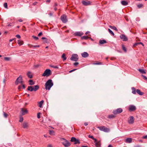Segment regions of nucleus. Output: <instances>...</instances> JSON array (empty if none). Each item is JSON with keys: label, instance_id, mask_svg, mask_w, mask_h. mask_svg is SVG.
Wrapping results in <instances>:
<instances>
[{"label": "nucleus", "instance_id": "1", "mask_svg": "<svg viewBox=\"0 0 147 147\" xmlns=\"http://www.w3.org/2000/svg\"><path fill=\"white\" fill-rule=\"evenodd\" d=\"M53 85V83L52 82V80L49 79L45 84V88L47 90H49Z\"/></svg>", "mask_w": 147, "mask_h": 147}, {"label": "nucleus", "instance_id": "2", "mask_svg": "<svg viewBox=\"0 0 147 147\" xmlns=\"http://www.w3.org/2000/svg\"><path fill=\"white\" fill-rule=\"evenodd\" d=\"M39 88V86L38 85H37L33 86H28L27 89L28 91H30V92L32 91L35 92L38 90Z\"/></svg>", "mask_w": 147, "mask_h": 147}, {"label": "nucleus", "instance_id": "3", "mask_svg": "<svg viewBox=\"0 0 147 147\" xmlns=\"http://www.w3.org/2000/svg\"><path fill=\"white\" fill-rule=\"evenodd\" d=\"M60 140L61 141H63L62 143L65 147H68L70 145V144L69 142V141L66 140L64 138H61Z\"/></svg>", "mask_w": 147, "mask_h": 147}, {"label": "nucleus", "instance_id": "4", "mask_svg": "<svg viewBox=\"0 0 147 147\" xmlns=\"http://www.w3.org/2000/svg\"><path fill=\"white\" fill-rule=\"evenodd\" d=\"M51 70L49 69H46L42 75V76L48 77L51 74Z\"/></svg>", "mask_w": 147, "mask_h": 147}, {"label": "nucleus", "instance_id": "5", "mask_svg": "<svg viewBox=\"0 0 147 147\" xmlns=\"http://www.w3.org/2000/svg\"><path fill=\"white\" fill-rule=\"evenodd\" d=\"M78 56L77 54H73L71 55L70 59L71 61H78Z\"/></svg>", "mask_w": 147, "mask_h": 147}, {"label": "nucleus", "instance_id": "6", "mask_svg": "<svg viewBox=\"0 0 147 147\" xmlns=\"http://www.w3.org/2000/svg\"><path fill=\"white\" fill-rule=\"evenodd\" d=\"M98 128H99L100 130L106 132H109L110 131V129L109 128L105 126L98 127Z\"/></svg>", "mask_w": 147, "mask_h": 147}, {"label": "nucleus", "instance_id": "7", "mask_svg": "<svg viewBox=\"0 0 147 147\" xmlns=\"http://www.w3.org/2000/svg\"><path fill=\"white\" fill-rule=\"evenodd\" d=\"M22 76L20 75L17 79L16 82L15 84L16 85H18L19 83L21 84H22L23 83V81L22 80Z\"/></svg>", "mask_w": 147, "mask_h": 147}, {"label": "nucleus", "instance_id": "8", "mask_svg": "<svg viewBox=\"0 0 147 147\" xmlns=\"http://www.w3.org/2000/svg\"><path fill=\"white\" fill-rule=\"evenodd\" d=\"M123 111V109L121 108H119L116 109L114 110L113 111V113L114 115H117L121 113Z\"/></svg>", "mask_w": 147, "mask_h": 147}, {"label": "nucleus", "instance_id": "9", "mask_svg": "<svg viewBox=\"0 0 147 147\" xmlns=\"http://www.w3.org/2000/svg\"><path fill=\"white\" fill-rule=\"evenodd\" d=\"M61 19L62 22L63 23H66L67 21V16L65 15H63L61 16Z\"/></svg>", "mask_w": 147, "mask_h": 147}, {"label": "nucleus", "instance_id": "10", "mask_svg": "<svg viewBox=\"0 0 147 147\" xmlns=\"http://www.w3.org/2000/svg\"><path fill=\"white\" fill-rule=\"evenodd\" d=\"M91 2L88 0L83 1H82V4L84 6H88L90 5L91 4Z\"/></svg>", "mask_w": 147, "mask_h": 147}, {"label": "nucleus", "instance_id": "11", "mask_svg": "<svg viewBox=\"0 0 147 147\" xmlns=\"http://www.w3.org/2000/svg\"><path fill=\"white\" fill-rule=\"evenodd\" d=\"M120 38L122 40L124 41H127L128 40V38L127 36L124 34H121L120 36Z\"/></svg>", "mask_w": 147, "mask_h": 147}, {"label": "nucleus", "instance_id": "12", "mask_svg": "<svg viewBox=\"0 0 147 147\" xmlns=\"http://www.w3.org/2000/svg\"><path fill=\"white\" fill-rule=\"evenodd\" d=\"M136 109V107L134 105H130L129 106V110L131 112L134 111Z\"/></svg>", "mask_w": 147, "mask_h": 147}, {"label": "nucleus", "instance_id": "13", "mask_svg": "<svg viewBox=\"0 0 147 147\" xmlns=\"http://www.w3.org/2000/svg\"><path fill=\"white\" fill-rule=\"evenodd\" d=\"M134 121V118L133 116L130 117L129 119L128 120V123L130 124H133Z\"/></svg>", "mask_w": 147, "mask_h": 147}, {"label": "nucleus", "instance_id": "14", "mask_svg": "<svg viewBox=\"0 0 147 147\" xmlns=\"http://www.w3.org/2000/svg\"><path fill=\"white\" fill-rule=\"evenodd\" d=\"M28 77L29 78H32L33 77L32 74V73L30 71H28L26 74Z\"/></svg>", "mask_w": 147, "mask_h": 147}, {"label": "nucleus", "instance_id": "15", "mask_svg": "<svg viewBox=\"0 0 147 147\" xmlns=\"http://www.w3.org/2000/svg\"><path fill=\"white\" fill-rule=\"evenodd\" d=\"M74 34L76 36H80L83 34V33L82 32H76L74 33Z\"/></svg>", "mask_w": 147, "mask_h": 147}, {"label": "nucleus", "instance_id": "16", "mask_svg": "<svg viewBox=\"0 0 147 147\" xmlns=\"http://www.w3.org/2000/svg\"><path fill=\"white\" fill-rule=\"evenodd\" d=\"M21 112H22V115H24L28 113V111L26 109L24 110V109L22 108L21 109Z\"/></svg>", "mask_w": 147, "mask_h": 147}, {"label": "nucleus", "instance_id": "17", "mask_svg": "<svg viewBox=\"0 0 147 147\" xmlns=\"http://www.w3.org/2000/svg\"><path fill=\"white\" fill-rule=\"evenodd\" d=\"M82 57L84 58H86L89 56V54L86 52H84L81 54Z\"/></svg>", "mask_w": 147, "mask_h": 147}, {"label": "nucleus", "instance_id": "18", "mask_svg": "<svg viewBox=\"0 0 147 147\" xmlns=\"http://www.w3.org/2000/svg\"><path fill=\"white\" fill-rule=\"evenodd\" d=\"M126 143H130L132 142V139L131 138H128L126 139L125 141Z\"/></svg>", "mask_w": 147, "mask_h": 147}, {"label": "nucleus", "instance_id": "19", "mask_svg": "<svg viewBox=\"0 0 147 147\" xmlns=\"http://www.w3.org/2000/svg\"><path fill=\"white\" fill-rule=\"evenodd\" d=\"M22 127L24 128H27L28 127V123L26 122H24L22 124Z\"/></svg>", "mask_w": 147, "mask_h": 147}, {"label": "nucleus", "instance_id": "20", "mask_svg": "<svg viewBox=\"0 0 147 147\" xmlns=\"http://www.w3.org/2000/svg\"><path fill=\"white\" fill-rule=\"evenodd\" d=\"M122 5L124 6H126L128 4V2L125 1H121Z\"/></svg>", "mask_w": 147, "mask_h": 147}, {"label": "nucleus", "instance_id": "21", "mask_svg": "<svg viewBox=\"0 0 147 147\" xmlns=\"http://www.w3.org/2000/svg\"><path fill=\"white\" fill-rule=\"evenodd\" d=\"M136 92L138 94L140 95H142L144 94V93L142 92L139 89H137Z\"/></svg>", "mask_w": 147, "mask_h": 147}, {"label": "nucleus", "instance_id": "22", "mask_svg": "<svg viewBox=\"0 0 147 147\" xmlns=\"http://www.w3.org/2000/svg\"><path fill=\"white\" fill-rule=\"evenodd\" d=\"M99 42L100 44H103L104 43H107V41L104 39L100 40H99Z\"/></svg>", "mask_w": 147, "mask_h": 147}, {"label": "nucleus", "instance_id": "23", "mask_svg": "<svg viewBox=\"0 0 147 147\" xmlns=\"http://www.w3.org/2000/svg\"><path fill=\"white\" fill-rule=\"evenodd\" d=\"M95 146L96 147H100L101 144L100 141H99L95 144Z\"/></svg>", "mask_w": 147, "mask_h": 147}, {"label": "nucleus", "instance_id": "24", "mask_svg": "<svg viewBox=\"0 0 147 147\" xmlns=\"http://www.w3.org/2000/svg\"><path fill=\"white\" fill-rule=\"evenodd\" d=\"M44 100H42L41 101L39 102H38V106L40 108H42V105L44 103Z\"/></svg>", "mask_w": 147, "mask_h": 147}, {"label": "nucleus", "instance_id": "25", "mask_svg": "<svg viewBox=\"0 0 147 147\" xmlns=\"http://www.w3.org/2000/svg\"><path fill=\"white\" fill-rule=\"evenodd\" d=\"M132 90V93L134 94H136V90L135 88L134 87H132L131 88Z\"/></svg>", "mask_w": 147, "mask_h": 147}, {"label": "nucleus", "instance_id": "26", "mask_svg": "<svg viewBox=\"0 0 147 147\" xmlns=\"http://www.w3.org/2000/svg\"><path fill=\"white\" fill-rule=\"evenodd\" d=\"M41 39L44 40V43H48L49 42L48 40L46 38L43 37Z\"/></svg>", "mask_w": 147, "mask_h": 147}, {"label": "nucleus", "instance_id": "27", "mask_svg": "<svg viewBox=\"0 0 147 147\" xmlns=\"http://www.w3.org/2000/svg\"><path fill=\"white\" fill-rule=\"evenodd\" d=\"M122 49L124 51V52L125 53L127 51V50L125 46L123 44L122 45Z\"/></svg>", "mask_w": 147, "mask_h": 147}, {"label": "nucleus", "instance_id": "28", "mask_svg": "<svg viewBox=\"0 0 147 147\" xmlns=\"http://www.w3.org/2000/svg\"><path fill=\"white\" fill-rule=\"evenodd\" d=\"M138 71L142 74H146V72L144 69H138Z\"/></svg>", "mask_w": 147, "mask_h": 147}, {"label": "nucleus", "instance_id": "29", "mask_svg": "<svg viewBox=\"0 0 147 147\" xmlns=\"http://www.w3.org/2000/svg\"><path fill=\"white\" fill-rule=\"evenodd\" d=\"M29 84L30 85H32L34 84V82H33V80H30L29 81Z\"/></svg>", "mask_w": 147, "mask_h": 147}, {"label": "nucleus", "instance_id": "30", "mask_svg": "<svg viewBox=\"0 0 147 147\" xmlns=\"http://www.w3.org/2000/svg\"><path fill=\"white\" fill-rule=\"evenodd\" d=\"M115 117V116L113 114L109 115L108 116V117L110 119L114 118Z\"/></svg>", "mask_w": 147, "mask_h": 147}, {"label": "nucleus", "instance_id": "31", "mask_svg": "<svg viewBox=\"0 0 147 147\" xmlns=\"http://www.w3.org/2000/svg\"><path fill=\"white\" fill-rule=\"evenodd\" d=\"M61 57L63 58V61H64L66 60L67 58L66 57L65 55V53H63L61 56Z\"/></svg>", "mask_w": 147, "mask_h": 147}, {"label": "nucleus", "instance_id": "32", "mask_svg": "<svg viewBox=\"0 0 147 147\" xmlns=\"http://www.w3.org/2000/svg\"><path fill=\"white\" fill-rule=\"evenodd\" d=\"M18 43L20 46L23 44V42L22 41L20 40H18Z\"/></svg>", "mask_w": 147, "mask_h": 147}, {"label": "nucleus", "instance_id": "33", "mask_svg": "<svg viewBox=\"0 0 147 147\" xmlns=\"http://www.w3.org/2000/svg\"><path fill=\"white\" fill-rule=\"evenodd\" d=\"M82 39L87 40L89 38V37L87 36H83L82 38Z\"/></svg>", "mask_w": 147, "mask_h": 147}, {"label": "nucleus", "instance_id": "34", "mask_svg": "<svg viewBox=\"0 0 147 147\" xmlns=\"http://www.w3.org/2000/svg\"><path fill=\"white\" fill-rule=\"evenodd\" d=\"M49 133L51 135H54L55 134V132L53 130H49Z\"/></svg>", "mask_w": 147, "mask_h": 147}, {"label": "nucleus", "instance_id": "35", "mask_svg": "<svg viewBox=\"0 0 147 147\" xmlns=\"http://www.w3.org/2000/svg\"><path fill=\"white\" fill-rule=\"evenodd\" d=\"M4 59L5 61H9L11 59V58L10 57H5L4 58Z\"/></svg>", "mask_w": 147, "mask_h": 147}, {"label": "nucleus", "instance_id": "36", "mask_svg": "<svg viewBox=\"0 0 147 147\" xmlns=\"http://www.w3.org/2000/svg\"><path fill=\"white\" fill-rule=\"evenodd\" d=\"M109 27L111 29H114V30H115L116 31L117 30V28L115 26H110Z\"/></svg>", "mask_w": 147, "mask_h": 147}, {"label": "nucleus", "instance_id": "37", "mask_svg": "<svg viewBox=\"0 0 147 147\" xmlns=\"http://www.w3.org/2000/svg\"><path fill=\"white\" fill-rule=\"evenodd\" d=\"M108 31L109 32L112 34L113 36L114 35V34L113 32L110 29H108Z\"/></svg>", "mask_w": 147, "mask_h": 147}, {"label": "nucleus", "instance_id": "38", "mask_svg": "<svg viewBox=\"0 0 147 147\" xmlns=\"http://www.w3.org/2000/svg\"><path fill=\"white\" fill-rule=\"evenodd\" d=\"M76 138L74 137H72L71 140V142H74L75 141H76Z\"/></svg>", "mask_w": 147, "mask_h": 147}, {"label": "nucleus", "instance_id": "39", "mask_svg": "<svg viewBox=\"0 0 147 147\" xmlns=\"http://www.w3.org/2000/svg\"><path fill=\"white\" fill-rule=\"evenodd\" d=\"M50 66L51 67L56 68V69H58L59 67L58 65H51Z\"/></svg>", "mask_w": 147, "mask_h": 147}, {"label": "nucleus", "instance_id": "40", "mask_svg": "<svg viewBox=\"0 0 147 147\" xmlns=\"http://www.w3.org/2000/svg\"><path fill=\"white\" fill-rule=\"evenodd\" d=\"M143 5L142 4H140L137 5V7L138 8H140L142 7Z\"/></svg>", "mask_w": 147, "mask_h": 147}, {"label": "nucleus", "instance_id": "41", "mask_svg": "<svg viewBox=\"0 0 147 147\" xmlns=\"http://www.w3.org/2000/svg\"><path fill=\"white\" fill-rule=\"evenodd\" d=\"M80 142L79 140L78 139H76V141L74 142V144H80Z\"/></svg>", "mask_w": 147, "mask_h": 147}, {"label": "nucleus", "instance_id": "42", "mask_svg": "<svg viewBox=\"0 0 147 147\" xmlns=\"http://www.w3.org/2000/svg\"><path fill=\"white\" fill-rule=\"evenodd\" d=\"M94 65H101L102 64V63L101 62H96L94 63H93Z\"/></svg>", "mask_w": 147, "mask_h": 147}, {"label": "nucleus", "instance_id": "43", "mask_svg": "<svg viewBox=\"0 0 147 147\" xmlns=\"http://www.w3.org/2000/svg\"><path fill=\"white\" fill-rule=\"evenodd\" d=\"M3 116L5 118H6L7 117L8 115L5 113L3 112Z\"/></svg>", "mask_w": 147, "mask_h": 147}, {"label": "nucleus", "instance_id": "44", "mask_svg": "<svg viewBox=\"0 0 147 147\" xmlns=\"http://www.w3.org/2000/svg\"><path fill=\"white\" fill-rule=\"evenodd\" d=\"M32 37L34 39L36 40H38V37L35 36H33Z\"/></svg>", "mask_w": 147, "mask_h": 147}, {"label": "nucleus", "instance_id": "45", "mask_svg": "<svg viewBox=\"0 0 147 147\" xmlns=\"http://www.w3.org/2000/svg\"><path fill=\"white\" fill-rule=\"evenodd\" d=\"M23 121V118L22 117H21L19 120V121L20 122H22Z\"/></svg>", "mask_w": 147, "mask_h": 147}, {"label": "nucleus", "instance_id": "46", "mask_svg": "<svg viewBox=\"0 0 147 147\" xmlns=\"http://www.w3.org/2000/svg\"><path fill=\"white\" fill-rule=\"evenodd\" d=\"M4 6L5 8H7V3H5L4 4Z\"/></svg>", "mask_w": 147, "mask_h": 147}, {"label": "nucleus", "instance_id": "47", "mask_svg": "<svg viewBox=\"0 0 147 147\" xmlns=\"http://www.w3.org/2000/svg\"><path fill=\"white\" fill-rule=\"evenodd\" d=\"M141 76L143 77V78L146 80H147V78L146 76H144L143 75H142Z\"/></svg>", "mask_w": 147, "mask_h": 147}, {"label": "nucleus", "instance_id": "48", "mask_svg": "<svg viewBox=\"0 0 147 147\" xmlns=\"http://www.w3.org/2000/svg\"><path fill=\"white\" fill-rule=\"evenodd\" d=\"M32 46L34 48H35V47H40V45H32Z\"/></svg>", "mask_w": 147, "mask_h": 147}, {"label": "nucleus", "instance_id": "49", "mask_svg": "<svg viewBox=\"0 0 147 147\" xmlns=\"http://www.w3.org/2000/svg\"><path fill=\"white\" fill-rule=\"evenodd\" d=\"M41 114V113H37V118L38 119H39L40 117V115Z\"/></svg>", "mask_w": 147, "mask_h": 147}, {"label": "nucleus", "instance_id": "50", "mask_svg": "<svg viewBox=\"0 0 147 147\" xmlns=\"http://www.w3.org/2000/svg\"><path fill=\"white\" fill-rule=\"evenodd\" d=\"M14 24L13 23H11L10 24H9L7 26H13Z\"/></svg>", "mask_w": 147, "mask_h": 147}, {"label": "nucleus", "instance_id": "51", "mask_svg": "<svg viewBox=\"0 0 147 147\" xmlns=\"http://www.w3.org/2000/svg\"><path fill=\"white\" fill-rule=\"evenodd\" d=\"M88 137L89 138H92V139H94V137L92 136H91L90 135H88Z\"/></svg>", "mask_w": 147, "mask_h": 147}, {"label": "nucleus", "instance_id": "52", "mask_svg": "<svg viewBox=\"0 0 147 147\" xmlns=\"http://www.w3.org/2000/svg\"><path fill=\"white\" fill-rule=\"evenodd\" d=\"M77 69H72V70H71L70 71H69V73H71L76 70Z\"/></svg>", "mask_w": 147, "mask_h": 147}, {"label": "nucleus", "instance_id": "53", "mask_svg": "<svg viewBox=\"0 0 147 147\" xmlns=\"http://www.w3.org/2000/svg\"><path fill=\"white\" fill-rule=\"evenodd\" d=\"M138 45H139L138 42H136L134 44V45H133V46L135 47V46Z\"/></svg>", "mask_w": 147, "mask_h": 147}, {"label": "nucleus", "instance_id": "54", "mask_svg": "<svg viewBox=\"0 0 147 147\" xmlns=\"http://www.w3.org/2000/svg\"><path fill=\"white\" fill-rule=\"evenodd\" d=\"M16 37H17V38H21V36H20V35H19V34H17V35H16Z\"/></svg>", "mask_w": 147, "mask_h": 147}, {"label": "nucleus", "instance_id": "55", "mask_svg": "<svg viewBox=\"0 0 147 147\" xmlns=\"http://www.w3.org/2000/svg\"><path fill=\"white\" fill-rule=\"evenodd\" d=\"M42 32H40L38 34V36H40L42 35Z\"/></svg>", "mask_w": 147, "mask_h": 147}, {"label": "nucleus", "instance_id": "56", "mask_svg": "<svg viewBox=\"0 0 147 147\" xmlns=\"http://www.w3.org/2000/svg\"><path fill=\"white\" fill-rule=\"evenodd\" d=\"M93 140L94 141V142L95 143L96 142H97V140L96 139L94 138V139H93Z\"/></svg>", "mask_w": 147, "mask_h": 147}, {"label": "nucleus", "instance_id": "57", "mask_svg": "<svg viewBox=\"0 0 147 147\" xmlns=\"http://www.w3.org/2000/svg\"><path fill=\"white\" fill-rule=\"evenodd\" d=\"M79 64V63L78 62H75L74 63V65L75 66H76L78 65Z\"/></svg>", "mask_w": 147, "mask_h": 147}, {"label": "nucleus", "instance_id": "58", "mask_svg": "<svg viewBox=\"0 0 147 147\" xmlns=\"http://www.w3.org/2000/svg\"><path fill=\"white\" fill-rule=\"evenodd\" d=\"M143 139H147V135L143 136Z\"/></svg>", "mask_w": 147, "mask_h": 147}, {"label": "nucleus", "instance_id": "59", "mask_svg": "<svg viewBox=\"0 0 147 147\" xmlns=\"http://www.w3.org/2000/svg\"><path fill=\"white\" fill-rule=\"evenodd\" d=\"M22 88V86H19L18 87V89L19 90H20Z\"/></svg>", "mask_w": 147, "mask_h": 147}, {"label": "nucleus", "instance_id": "60", "mask_svg": "<svg viewBox=\"0 0 147 147\" xmlns=\"http://www.w3.org/2000/svg\"><path fill=\"white\" fill-rule=\"evenodd\" d=\"M37 3V2H34L33 3V5H36V4Z\"/></svg>", "mask_w": 147, "mask_h": 147}, {"label": "nucleus", "instance_id": "61", "mask_svg": "<svg viewBox=\"0 0 147 147\" xmlns=\"http://www.w3.org/2000/svg\"><path fill=\"white\" fill-rule=\"evenodd\" d=\"M22 86L24 89L26 88L24 84H22Z\"/></svg>", "mask_w": 147, "mask_h": 147}, {"label": "nucleus", "instance_id": "62", "mask_svg": "<svg viewBox=\"0 0 147 147\" xmlns=\"http://www.w3.org/2000/svg\"><path fill=\"white\" fill-rule=\"evenodd\" d=\"M51 1V0H47L46 1V2H47V3H49Z\"/></svg>", "mask_w": 147, "mask_h": 147}, {"label": "nucleus", "instance_id": "63", "mask_svg": "<svg viewBox=\"0 0 147 147\" xmlns=\"http://www.w3.org/2000/svg\"><path fill=\"white\" fill-rule=\"evenodd\" d=\"M84 125H85V126H87L88 125V123L87 122H85L84 123Z\"/></svg>", "mask_w": 147, "mask_h": 147}, {"label": "nucleus", "instance_id": "64", "mask_svg": "<svg viewBox=\"0 0 147 147\" xmlns=\"http://www.w3.org/2000/svg\"><path fill=\"white\" fill-rule=\"evenodd\" d=\"M47 147H52V146L51 144H49L48 145Z\"/></svg>", "mask_w": 147, "mask_h": 147}]
</instances>
